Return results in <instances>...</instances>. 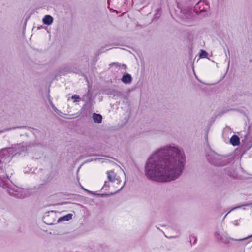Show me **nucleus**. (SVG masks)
<instances>
[{"instance_id": "obj_1", "label": "nucleus", "mask_w": 252, "mask_h": 252, "mask_svg": "<svg viewBox=\"0 0 252 252\" xmlns=\"http://www.w3.org/2000/svg\"><path fill=\"white\" fill-rule=\"evenodd\" d=\"M186 158L183 151L169 145L156 151L148 159L145 175L158 182H169L178 178L184 168Z\"/></svg>"}, {"instance_id": "obj_2", "label": "nucleus", "mask_w": 252, "mask_h": 252, "mask_svg": "<svg viewBox=\"0 0 252 252\" xmlns=\"http://www.w3.org/2000/svg\"><path fill=\"white\" fill-rule=\"evenodd\" d=\"M107 175L108 181L105 182L102 189L107 190L110 187H112L118 189V190L122 189L125 183L122 184L120 177L113 170L108 171Z\"/></svg>"}, {"instance_id": "obj_3", "label": "nucleus", "mask_w": 252, "mask_h": 252, "mask_svg": "<svg viewBox=\"0 0 252 252\" xmlns=\"http://www.w3.org/2000/svg\"><path fill=\"white\" fill-rule=\"evenodd\" d=\"M207 158L209 162L215 166H224L226 164V158L214 152H210Z\"/></svg>"}, {"instance_id": "obj_4", "label": "nucleus", "mask_w": 252, "mask_h": 252, "mask_svg": "<svg viewBox=\"0 0 252 252\" xmlns=\"http://www.w3.org/2000/svg\"><path fill=\"white\" fill-rule=\"evenodd\" d=\"M4 160L2 161V158L0 156V186L3 188L7 187V181L9 178L6 175L4 171L1 169L3 167V163Z\"/></svg>"}, {"instance_id": "obj_5", "label": "nucleus", "mask_w": 252, "mask_h": 252, "mask_svg": "<svg viewBox=\"0 0 252 252\" xmlns=\"http://www.w3.org/2000/svg\"><path fill=\"white\" fill-rule=\"evenodd\" d=\"M194 9L196 13H200L207 11L209 9V5L205 1H200L195 5Z\"/></svg>"}, {"instance_id": "obj_6", "label": "nucleus", "mask_w": 252, "mask_h": 252, "mask_svg": "<svg viewBox=\"0 0 252 252\" xmlns=\"http://www.w3.org/2000/svg\"><path fill=\"white\" fill-rule=\"evenodd\" d=\"M252 236V235L251 236H249L245 238L240 239H236V241H243L244 240H245L246 239L250 238ZM215 237L218 240H220L221 241H222V242H223L224 243H228L230 242V240H235V239H234L230 238V237H225V236H224L223 237H222V236L220 237L218 232H216L215 233Z\"/></svg>"}, {"instance_id": "obj_7", "label": "nucleus", "mask_w": 252, "mask_h": 252, "mask_svg": "<svg viewBox=\"0 0 252 252\" xmlns=\"http://www.w3.org/2000/svg\"><path fill=\"white\" fill-rule=\"evenodd\" d=\"M25 190L23 189H19L16 188L15 190H14L13 189H10L9 191V194L13 196H17L18 197H23L24 196L22 195V194H20V193L21 192H24Z\"/></svg>"}, {"instance_id": "obj_8", "label": "nucleus", "mask_w": 252, "mask_h": 252, "mask_svg": "<svg viewBox=\"0 0 252 252\" xmlns=\"http://www.w3.org/2000/svg\"><path fill=\"white\" fill-rule=\"evenodd\" d=\"M121 80L125 84H130L132 81L131 76L128 73L124 74Z\"/></svg>"}, {"instance_id": "obj_9", "label": "nucleus", "mask_w": 252, "mask_h": 252, "mask_svg": "<svg viewBox=\"0 0 252 252\" xmlns=\"http://www.w3.org/2000/svg\"><path fill=\"white\" fill-rule=\"evenodd\" d=\"M230 143L233 146H237L240 144V139L239 137L236 135H233L230 139Z\"/></svg>"}, {"instance_id": "obj_10", "label": "nucleus", "mask_w": 252, "mask_h": 252, "mask_svg": "<svg viewBox=\"0 0 252 252\" xmlns=\"http://www.w3.org/2000/svg\"><path fill=\"white\" fill-rule=\"evenodd\" d=\"M42 21L44 24L49 25L53 23V18L51 16L47 15L44 17Z\"/></svg>"}, {"instance_id": "obj_11", "label": "nucleus", "mask_w": 252, "mask_h": 252, "mask_svg": "<svg viewBox=\"0 0 252 252\" xmlns=\"http://www.w3.org/2000/svg\"><path fill=\"white\" fill-rule=\"evenodd\" d=\"M102 116L100 114L94 113L93 115V119L95 123H100L102 121Z\"/></svg>"}, {"instance_id": "obj_12", "label": "nucleus", "mask_w": 252, "mask_h": 252, "mask_svg": "<svg viewBox=\"0 0 252 252\" xmlns=\"http://www.w3.org/2000/svg\"><path fill=\"white\" fill-rule=\"evenodd\" d=\"M72 214H68L65 216L60 217L58 220V221H63V220H69L72 219Z\"/></svg>"}, {"instance_id": "obj_13", "label": "nucleus", "mask_w": 252, "mask_h": 252, "mask_svg": "<svg viewBox=\"0 0 252 252\" xmlns=\"http://www.w3.org/2000/svg\"><path fill=\"white\" fill-rule=\"evenodd\" d=\"M207 55H208V53L207 52H206L205 51H204L203 50H200L199 56L201 58H206Z\"/></svg>"}, {"instance_id": "obj_14", "label": "nucleus", "mask_w": 252, "mask_h": 252, "mask_svg": "<svg viewBox=\"0 0 252 252\" xmlns=\"http://www.w3.org/2000/svg\"><path fill=\"white\" fill-rule=\"evenodd\" d=\"M71 98L72 99H74V102L76 101V100L80 99V97L77 94H74L71 96Z\"/></svg>"}, {"instance_id": "obj_15", "label": "nucleus", "mask_w": 252, "mask_h": 252, "mask_svg": "<svg viewBox=\"0 0 252 252\" xmlns=\"http://www.w3.org/2000/svg\"><path fill=\"white\" fill-rule=\"evenodd\" d=\"M121 64H120L119 63L117 62V63H111V64H110V65H116V66H118V67H120L121 66Z\"/></svg>"}, {"instance_id": "obj_16", "label": "nucleus", "mask_w": 252, "mask_h": 252, "mask_svg": "<svg viewBox=\"0 0 252 252\" xmlns=\"http://www.w3.org/2000/svg\"><path fill=\"white\" fill-rule=\"evenodd\" d=\"M239 221H240V220H235L233 221V224H234V225H235V226H238V225H239Z\"/></svg>"}, {"instance_id": "obj_17", "label": "nucleus", "mask_w": 252, "mask_h": 252, "mask_svg": "<svg viewBox=\"0 0 252 252\" xmlns=\"http://www.w3.org/2000/svg\"><path fill=\"white\" fill-rule=\"evenodd\" d=\"M120 67H121L122 69H124L125 71H126L127 68L126 65L124 64H121Z\"/></svg>"}, {"instance_id": "obj_18", "label": "nucleus", "mask_w": 252, "mask_h": 252, "mask_svg": "<svg viewBox=\"0 0 252 252\" xmlns=\"http://www.w3.org/2000/svg\"><path fill=\"white\" fill-rule=\"evenodd\" d=\"M50 104L52 107V108L54 109V110H57V108L54 106V105L52 104V102H50Z\"/></svg>"}, {"instance_id": "obj_19", "label": "nucleus", "mask_w": 252, "mask_h": 252, "mask_svg": "<svg viewBox=\"0 0 252 252\" xmlns=\"http://www.w3.org/2000/svg\"><path fill=\"white\" fill-rule=\"evenodd\" d=\"M228 214V213H227L226 214V215H225V216H226V215H227Z\"/></svg>"}, {"instance_id": "obj_20", "label": "nucleus", "mask_w": 252, "mask_h": 252, "mask_svg": "<svg viewBox=\"0 0 252 252\" xmlns=\"http://www.w3.org/2000/svg\"><path fill=\"white\" fill-rule=\"evenodd\" d=\"M228 214V213H227L226 214V215H225V216H226V215H227Z\"/></svg>"}, {"instance_id": "obj_21", "label": "nucleus", "mask_w": 252, "mask_h": 252, "mask_svg": "<svg viewBox=\"0 0 252 252\" xmlns=\"http://www.w3.org/2000/svg\"><path fill=\"white\" fill-rule=\"evenodd\" d=\"M228 214V213H227L226 214V215H225V216H226V215H227Z\"/></svg>"}, {"instance_id": "obj_22", "label": "nucleus", "mask_w": 252, "mask_h": 252, "mask_svg": "<svg viewBox=\"0 0 252 252\" xmlns=\"http://www.w3.org/2000/svg\"><path fill=\"white\" fill-rule=\"evenodd\" d=\"M228 214V213H227L226 214V215H225V216H226V215H227Z\"/></svg>"}, {"instance_id": "obj_23", "label": "nucleus", "mask_w": 252, "mask_h": 252, "mask_svg": "<svg viewBox=\"0 0 252 252\" xmlns=\"http://www.w3.org/2000/svg\"><path fill=\"white\" fill-rule=\"evenodd\" d=\"M109 0H108V3H109Z\"/></svg>"}]
</instances>
